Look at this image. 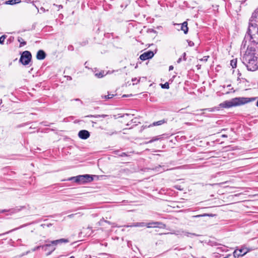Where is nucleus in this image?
I'll use <instances>...</instances> for the list:
<instances>
[{
  "label": "nucleus",
  "instance_id": "obj_1",
  "mask_svg": "<svg viewBox=\"0 0 258 258\" xmlns=\"http://www.w3.org/2000/svg\"><path fill=\"white\" fill-rule=\"evenodd\" d=\"M255 31L252 32L249 31V26L245 35L243 43L246 44L247 42H248L249 44L247 48L249 49V46L250 49H253L255 50V48H258V25L254 26Z\"/></svg>",
  "mask_w": 258,
  "mask_h": 258
},
{
  "label": "nucleus",
  "instance_id": "obj_2",
  "mask_svg": "<svg viewBox=\"0 0 258 258\" xmlns=\"http://www.w3.org/2000/svg\"><path fill=\"white\" fill-rule=\"evenodd\" d=\"M255 100V98L236 97L231 100L225 101L219 104L221 108H230L243 105Z\"/></svg>",
  "mask_w": 258,
  "mask_h": 258
},
{
  "label": "nucleus",
  "instance_id": "obj_3",
  "mask_svg": "<svg viewBox=\"0 0 258 258\" xmlns=\"http://www.w3.org/2000/svg\"><path fill=\"white\" fill-rule=\"evenodd\" d=\"M257 58L253 53H250L248 50L243 55L242 60L244 63H247L246 66L248 71H254L258 69Z\"/></svg>",
  "mask_w": 258,
  "mask_h": 258
},
{
  "label": "nucleus",
  "instance_id": "obj_4",
  "mask_svg": "<svg viewBox=\"0 0 258 258\" xmlns=\"http://www.w3.org/2000/svg\"><path fill=\"white\" fill-rule=\"evenodd\" d=\"M74 180L76 182L81 184L91 182L93 180V178L92 176L89 174H85L72 177L69 179V180Z\"/></svg>",
  "mask_w": 258,
  "mask_h": 258
},
{
  "label": "nucleus",
  "instance_id": "obj_5",
  "mask_svg": "<svg viewBox=\"0 0 258 258\" xmlns=\"http://www.w3.org/2000/svg\"><path fill=\"white\" fill-rule=\"evenodd\" d=\"M258 25V8L252 13L249 20V31L252 32L255 31L254 26Z\"/></svg>",
  "mask_w": 258,
  "mask_h": 258
},
{
  "label": "nucleus",
  "instance_id": "obj_6",
  "mask_svg": "<svg viewBox=\"0 0 258 258\" xmlns=\"http://www.w3.org/2000/svg\"><path fill=\"white\" fill-rule=\"evenodd\" d=\"M32 55L31 53L29 51H24L20 58V62L24 65H27L29 64L31 60Z\"/></svg>",
  "mask_w": 258,
  "mask_h": 258
},
{
  "label": "nucleus",
  "instance_id": "obj_7",
  "mask_svg": "<svg viewBox=\"0 0 258 258\" xmlns=\"http://www.w3.org/2000/svg\"><path fill=\"white\" fill-rule=\"evenodd\" d=\"M68 242H69L68 239H65V238H61V239H57V240H55L51 241H50V243L46 244H44L43 245H42V247L41 248H43L44 249V250L47 251V250H48L47 247H50L52 244L54 245H57L58 244L62 243V242L67 243Z\"/></svg>",
  "mask_w": 258,
  "mask_h": 258
},
{
  "label": "nucleus",
  "instance_id": "obj_8",
  "mask_svg": "<svg viewBox=\"0 0 258 258\" xmlns=\"http://www.w3.org/2000/svg\"><path fill=\"white\" fill-rule=\"evenodd\" d=\"M170 233L171 234H175L176 235H179L181 236H186L187 237H191L192 236H198L195 233H189L186 231H184L183 230H178L174 232H171Z\"/></svg>",
  "mask_w": 258,
  "mask_h": 258
},
{
  "label": "nucleus",
  "instance_id": "obj_9",
  "mask_svg": "<svg viewBox=\"0 0 258 258\" xmlns=\"http://www.w3.org/2000/svg\"><path fill=\"white\" fill-rule=\"evenodd\" d=\"M248 252V250L245 248H241L240 249H236L233 252V256L235 257H238L239 256H243Z\"/></svg>",
  "mask_w": 258,
  "mask_h": 258
},
{
  "label": "nucleus",
  "instance_id": "obj_10",
  "mask_svg": "<svg viewBox=\"0 0 258 258\" xmlns=\"http://www.w3.org/2000/svg\"><path fill=\"white\" fill-rule=\"evenodd\" d=\"M145 226H146L148 228L159 227L161 228H165L166 225L164 224H163L161 222H155L151 223H146Z\"/></svg>",
  "mask_w": 258,
  "mask_h": 258
},
{
  "label": "nucleus",
  "instance_id": "obj_11",
  "mask_svg": "<svg viewBox=\"0 0 258 258\" xmlns=\"http://www.w3.org/2000/svg\"><path fill=\"white\" fill-rule=\"evenodd\" d=\"M154 54L152 51H148L142 54L140 58L142 60H146L153 57Z\"/></svg>",
  "mask_w": 258,
  "mask_h": 258
},
{
  "label": "nucleus",
  "instance_id": "obj_12",
  "mask_svg": "<svg viewBox=\"0 0 258 258\" xmlns=\"http://www.w3.org/2000/svg\"><path fill=\"white\" fill-rule=\"evenodd\" d=\"M78 136L81 139L86 140L90 137V133L87 130H81L79 132Z\"/></svg>",
  "mask_w": 258,
  "mask_h": 258
},
{
  "label": "nucleus",
  "instance_id": "obj_13",
  "mask_svg": "<svg viewBox=\"0 0 258 258\" xmlns=\"http://www.w3.org/2000/svg\"><path fill=\"white\" fill-rule=\"evenodd\" d=\"M46 57V53L42 50H39L38 51L36 54V58L38 60H43Z\"/></svg>",
  "mask_w": 258,
  "mask_h": 258
},
{
  "label": "nucleus",
  "instance_id": "obj_14",
  "mask_svg": "<svg viewBox=\"0 0 258 258\" xmlns=\"http://www.w3.org/2000/svg\"><path fill=\"white\" fill-rule=\"evenodd\" d=\"M167 122L166 119H162L157 121L154 122L152 124H150L149 127L153 126H157L161 125Z\"/></svg>",
  "mask_w": 258,
  "mask_h": 258
},
{
  "label": "nucleus",
  "instance_id": "obj_15",
  "mask_svg": "<svg viewBox=\"0 0 258 258\" xmlns=\"http://www.w3.org/2000/svg\"><path fill=\"white\" fill-rule=\"evenodd\" d=\"M146 226V223L144 222H138L133 224L131 225L126 226L127 227H145Z\"/></svg>",
  "mask_w": 258,
  "mask_h": 258
},
{
  "label": "nucleus",
  "instance_id": "obj_16",
  "mask_svg": "<svg viewBox=\"0 0 258 258\" xmlns=\"http://www.w3.org/2000/svg\"><path fill=\"white\" fill-rule=\"evenodd\" d=\"M181 29L184 32V34H186L188 32V27H187V23L186 22H184L181 24Z\"/></svg>",
  "mask_w": 258,
  "mask_h": 258
},
{
  "label": "nucleus",
  "instance_id": "obj_17",
  "mask_svg": "<svg viewBox=\"0 0 258 258\" xmlns=\"http://www.w3.org/2000/svg\"><path fill=\"white\" fill-rule=\"evenodd\" d=\"M21 2L20 0H9L6 2V4L13 5Z\"/></svg>",
  "mask_w": 258,
  "mask_h": 258
},
{
  "label": "nucleus",
  "instance_id": "obj_18",
  "mask_svg": "<svg viewBox=\"0 0 258 258\" xmlns=\"http://www.w3.org/2000/svg\"><path fill=\"white\" fill-rule=\"evenodd\" d=\"M107 74H105L104 71H101L99 73H95V76L97 77L98 78H101L105 76Z\"/></svg>",
  "mask_w": 258,
  "mask_h": 258
},
{
  "label": "nucleus",
  "instance_id": "obj_19",
  "mask_svg": "<svg viewBox=\"0 0 258 258\" xmlns=\"http://www.w3.org/2000/svg\"><path fill=\"white\" fill-rule=\"evenodd\" d=\"M18 41L20 43V46H23L26 44V42L20 37H18Z\"/></svg>",
  "mask_w": 258,
  "mask_h": 258
},
{
  "label": "nucleus",
  "instance_id": "obj_20",
  "mask_svg": "<svg viewBox=\"0 0 258 258\" xmlns=\"http://www.w3.org/2000/svg\"><path fill=\"white\" fill-rule=\"evenodd\" d=\"M230 64L232 68H235L237 66V59H233L231 60Z\"/></svg>",
  "mask_w": 258,
  "mask_h": 258
},
{
  "label": "nucleus",
  "instance_id": "obj_21",
  "mask_svg": "<svg viewBox=\"0 0 258 258\" xmlns=\"http://www.w3.org/2000/svg\"><path fill=\"white\" fill-rule=\"evenodd\" d=\"M159 139V138L158 137H154L152 138V139H151V140H150L149 141L147 142H146V144H148V143H151L153 142H155V141H158V140Z\"/></svg>",
  "mask_w": 258,
  "mask_h": 258
},
{
  "label": "nucleus",
  "instance_id": "obj_22",
  "mask_svg": "<svg viewBox=\"0 0 258 258\" xmlns=\"http://www.w3.org/2000/svg\"><path fill=\"white\" fill-rule=\"evenodd\" d=\"M161 88L163 89H169V83L166 82L164 84H161Z\"/></svg>",
  "mask_w": 258,
  "mask_h": 258
},
{
  "label": "nucleus",
  "instance_id": "obj_23",
  "mask_svg": "<svg viewBox=\"0 0 258 258\" xmlns=\"http://www.w3.org/2000/svg\"><path fill=\"white\" fill-rule=\"evenodd\" d=\"M7 36L6 35H3L1 37H0V44H3L5 41V39L6 38Z\"/></svg>",
  "mask_w": 258,
  "mask_h": 258
},
{
  "label": "nucleus",
  "instance_id": "obj_24",
  "mask_svg": "<svg viewBox=\"0 0 258 258\" xmlns=\"http://www.w3.org/2000/svg\"><path fill=\"white\" fill-rule=\"evenodd\" d=\"M86 230H88V232L87 233H86V234H88V235H90L92 233V230H91V228L88 227H87L86 229H84V231H86Z\"/></svg>",
  "mask_w": 258,
  "mask_h": 258
},
{
  "label": "nucleus",
  "instance_id": "obj_25",
  "mask_svg": "<svg viewBox=\"0 0 258 258\" xmlns=\"http://www.w3.org/2000/svg\"><path fill=\"white\" fill-rule=\"evenodd\" d=\"M113 96H114L113 94H112V95L108 94V95L102 96V98H105V99H110V98H112L113 97Z\"/></svg>",
  "mask_w": 258,
  "mask_h": 258
},
{
  "label": "nucleus",
  "instance_id": "obj_26",
  "mask_svg": "<svg viewBox=\"0 0 258 258\" xmlns=\"http://www.w3.org/2000/svg\"><path fill=\"white\" fill-rule=\"evenodd\" d=\"M208 58H209V56H205L202 58L200 59V60L204 61L206 62L208 60Z\"/></svg>",
  "mask_w": 258,
  "mask_h": 258
},
{
  "label": "nucleus",
  "instance_id": "obj_27",
  "mask_svg": "<svg viewBox=\"0 0 258 258\" xmlns=\"http://www.w3.org/2000/svg\"><path fill=\"white\" fill-rule=\"evenodd\" d=\"M201 110H208L209 111L212 112L215 110V108H205V109H202Z\"/></svg>",
  "mask_w": 258,
  "mask_h": 258
},
{
  "label": "nucleus",
  "instance_id": "obj_28",
  "mask_svg": "<svg viewBox=\"0 0 258 258\" xmlns=\"http://www.w3.org/2000/svg\"><path fill=\"white\" fill-rule=\"evenodd\" d=\"M55 249V247H52L51 248H50V251L47 254V255H50L53 251H54V250Z\"/></svg>",
  "mask_w": 258,
  "mask_h": 258
},
{
  "label": "nucleus",
  "instance_id": "obj_29",
  "mask_svg": "<svg viewBox=\"0 0 258 258\" xmlns=\"http://www.w3.org/2000/svg\"><path fill=\"white\" fill-rule=\"evenodd\" d=\"M41 247H42V245L38 246H36V247H34V248H33V249H32V250L33 251H36V250H37L39 249L40 248H41Z\"/></svg>",
  "mask_w": 258,
  "mask_h": 258
},
{
  "label": "nucleus",
  "instance_id": "obj_30",
  "mask_svg": "<svg viewBox=\"0 0 258 258\" xmlns=\"http://www.w3.org/2000/svg\"><path fill=\"white\" fill-rule=\"evenodd\" d=\"M174 187L177 189H178V190H182V189L180 188V186L179 185H176Z\"/></svg>",
  "mask_w": 258,
  "mask_h": 258
},
{
  "label": "nucleus",
  "instance_id": "obj_31",
  "mask_svg": "<svg viewBox=\"0 0 258 258\" xmlns=\"http://www.w3.org/2000/svg\"><path fill=\"white\" fill-rule=\"evenodd\" d=\"M208 214H203V215H197V216H195V217H204V216H208Z\"/></svg>",
  "mask_w": 258,
  "mask_h": 258
},
{
  "label": "nucleus",
  "instance_id": "obj_32",
  "mask_svg": "<svg viewBox=\"0 0 258 258\" xmlns=\"http://www.w3.org/2000/svg\"><path fill=\"white\" fill-rule=\"evenodd\" d=\"M77 214H71V215H69L67 216V217L69 218H72L73 217H74V216L75 215H77Z\"/></svg>",
  "mask_w": 258,
  "mask_h": 258
},
{
  "label": "nucleus",
  "instance_id": "obj_33",
  "mask_svg": "<svg viewBox=\"0 0 258 258\" xmlns=\"http://www.w3.org/2000/svg\"><path fill=\"white\" fill-rule=\"evenodd\" d=\"M121 157H124V156H127V154L125 153H121L119 155Z\"/></svg>",
  "mask_w": 258,
  "mask_h": 258
},
{
  "label": "nucleus",
  "instance_id": "obj_34",
  "mask_svg": "<svg viewBox=\"0 0 258 258\" xmlns=\"http://www.w3.org/2000/svg\"><path fill=\"white\" fill-rule=\"evenodd\" d=\"M130 96H132V94H130V95H123L122 96L123 97H130Z\"/></svg>",
  "mask_w": 258,
  "mask_h": 258
},
{
  "label": "nucleus",
  "instance_id": "obj_35",
  "mask_svg": "<svg viewBox=\"0 0 258 258\" xmlns=\"http://www.w3.org/2000/svg\"><path fill=\"white\" fill-rule=\"evenodd\" d=\"M185 56H186V53H185V52H184V53H183V59H184V60H186V57H185Z\"/></svg>",
  "mask_w": 258,
  "mask_h": 258
},
{
  "label": "nucleus",
  "instance_id": "obj_36",
  "mask_svg": "<svg viewBox=\"0 0 258 258\" xmlns=\"http://www.w3.org/2000/svg\"><path fill=\"white\" fill-rule=\"evenodd\" d=\"M188 44H189V46H191L194 45V43L190 41L189 42Z\"/></svg>",
  "mask_w": 258,
  "mask_h": 258
},
{
  "label": "nucleus",
  "instance_id": "obj_37",
  "mask_svg": "<svg viewBox=\"0 0 258 258\" xmlns=\"http://www.w3.org/2000/svg\"><path fill=\"white\" fill-rule=\"evenodd\" d=\"M173 69V67L172 66H170L169 68V70L171 71V70H172Z\"/></svg>",
  "mask_w": 258,
  "mask_h": 258
},
{
  "label": "nucleus",
  "instance_id": "obj_38",
  "mask_svg": "<svg viewBox=\"0 0 258 258\" xmlns=\"http://www.w3.org/2000/svg\"><path fill=\"white\" fill-rule=\"evenodd\" d=\"M181 58H179L177 60V63H180L181 62Z\"/></svg>",
  "mask_w": 258,
  "mask_h": 258
},
{
  "label": "nucleus",
  "instance_id": "obj_39",
  "mask_svg": "<svg viewBox=\"0 0 258 258\" xmlns=\"http://www.w3.org/2000/svg\"><path fill=\"white\" fill-rule=\"evenodd\" d=\"M67 79L69 80H71L72 78L71 76H67Z\"/></svg>",
  "mask_w": 258,
  "mask_h": 258
},
{
  "label": "nucleus",
  "instance_id": "obj_40",
  "mask_svg": "<svg viewBox=\"0 0 258 258\" xmlns=\"http://www.w3.org/2000/svg\"><path fill=\"white\" fill-rule=\"evenodd\" d=\"M221 137L223 138H227V136L226 135H222Z\"/></svg>",
  "mask_w": 258,
  "mask_h": 258
},
{
  "label": "nucleus",
  "instance_id": "obj_41",
  "mask_svg": "<svg viewBox=\"0 0 258 258\" xmlns=\"http://www.w3.org/2000/svg\"><path fill=\"white\" fill-rule=\"evenodd\" d=\"M136 80H137V79H136V78L132 79V81H133V82H135Z\"/></svg>",
  "mask_w": 258,
  "mask_h": 258
},
{
  "label": "nucleus",
  "instance_id": "obj_42",
  "mask_svg": "<svg viewBox=\"0 0 258 258\" xmlns=\"http://www.w3.org/2000/svg\"><path fill=\"white\" fill-rule=\"evenodd\" d=\"M16 229H14V230H15ZM13 231V230H11V231ZM11 232V231H9V232H7L6 233H5V234H7V233H9Z\"/></svg>",
  "mask_w": 258,
  "mask_h": 258
},
{
  "label": "nucleus",
  "instance_id": "obj_43",
  "mask_svg": "<svg viewBox=\"0 0 258 258\" xmlns=\"http://www.w3.org/2000/svg\"><path fill=\"white\" fill-rule=\"evenodd\" d=\"M41 10H42V11H45L44 9V8H41Z\"/></svg>",
  "mask_w": 258,
  "mask_h": 258
},
{
  "label": "nucleus",
  "instance_id": "obj_44",
  "mask_svg": "<svg viewBox=\"0 0 258 258\" xmlns=\"http://www.w3.org/2000/svg\"><path fill=\"white\" fill-rule=\"evenodd\" d=\"M58 7H59V8H62V6H61V5H59V6H58Z\"/></svg>",
  "mask_w": 258,
  "mask_h": 258
},
{
  "label": "nucleus",
  "instance_id": "obj_45",
  "mask_svg": "<svg viewBox=\"0 0 258 258\" xmlns=\"http://www.w3.org/2000/svg\"><path fill=\"white\" fill-rule=\"evenodd\" d=\"M2 103V100H0V104Z\"/></svg>",
  "mask_w": 258,
  "mask_h": 258
},
{
  "label": "nucleus",
  "instance_id": "obj_46",
  "mask_svg": "<svg viewBox=\"0 0 258 258\" xmlns=\"http://www.w3.org/2000/svg\"><path fill=\"white\" fill-rule=\"evenodd\" d=\"M256 106L258 107V101L256 102Z\"/></svg>",
  "mask_w": 258,
  "mask_h": 258
},
{
  "label": "nucleus",
  "instance_id": "obj_47",
  "mask_svg": "<svg viewBox=\"0 0 258 258\" xmlns=\"http://www.w3.org/2000/svg\"><path fill=\"white\" fill-rule=\"evenodd\" d=\"M216 184H217V183H214L213 184H211L212 185H216Z\"/></svg>",
  "mask_w": 258,
  "mask_h": 258
},
{
  "label": "nucleus",
  "instance_id": "obj_48",
  "mask_svg": "<svg viewBox=\"0 0 258 258\" xmlns=\"http://www.w3.org/2000/svg\"><path fill=\"white\" fill-rule=\"evenodd\" d=\"M84 233V231H81V233Z\"/></svg>",
  "mask_w": 258,
  "mask_h": 258
}]
</instances>
